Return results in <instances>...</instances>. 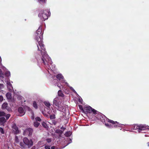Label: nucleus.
Instances as JSON below:
<instances>
[{"label": "nucleus", "instance_id": "1", "mask_svg": "<svg viewBox=\"0 0 149 149\" xmlns=\"http://www.w3.org/2000/svg\"><path fill=\"white\" fill-rule=\"evenodd\" d=\"M42 26H40L38 29L36 31L35 39L37 42L36 44L38 47V51L40 52L42 56L40 59L37 58H36L38 62L46 65L48 64V63L51 61V59L47 54L45 45L43 43V32L42 31Z\"/></svg>", "mask_w": 149, "mask_h": 149}, {"label": "nucleus", "instance_id": "2", "mask_svg": "<svg viewBox=\"0 0 149 149\" xmlns=\"http://www.w3.org/2000/svg\"><path fill=\"white\" fill-rule=\"evenodd\" d=\"M23 143L21 142L20 143L21 148H26L28 147L30 148L33 145V142L32 139H29L25 137L23 139Z\"/></svg>", "mask_w": 149, "mask_h": 149}, {"label": "nucleus", "instance_id": "3", "mask_svg": "<svg viewBox=\"0 0 149 149\" xmlns=\"http://www.w3.org/2000/svg\"><path fill=\"white\" fill-rule=\"evenodd\" d=\"M101 125H105L106 127L108 128H111L113 127H123L124 125L120 124L117 122H100Z\"/></svg>", "mask_w": 149, "mask_h": 149}, {"label": "nucleus", "instance_id": "4", "mask_svg": "<svg viewBox=\"0 0 149 149\" xmlns=\"http://www.w3.org/2000/svg\"><path fill=\"white\" fill-rule=\"evenodd\" d=\"M50 13L47 10H40L38 16L42 21H45L48 18V16Z\"/></svg>", "mask_w": 149, "mask_h": 149}, {"label": "nucleus", "instance_id": "5", "mask_svg": "<svg viewBox=\"0 0 149 149\" xmlns=\"http://www.w3.org/2000/svg\"><path fill=\"white\" fill-rule=\"evenodd\" d=\"M53 103L57 107L56 108L57 110L61 111L65 114L69 112L68 108L66 107L64 108V107H62L61 106H60L59 102H58L57 100H56L55 99L54 100Z\"/></svg>", "mask_w": 149, "mask_h": 149}, {"label": "nucleus", "instance_id": "6", "mask_svg": "<svg viewBox=\"0 0 149 149\" xmlns=\"http://www.w3.org/2000/svg\"><path fill=\"white\" fill-rule=\"evenodd\" d=\"M84 112L86 114L92 113L93 114L95 115L97 114L98 112L95 109L89 106L84 107Z\"/></svg>", "mask_w": 149, "mask_h": 149}, {"label": "nucleus", "instance_id": "7", "mask_svg": "<svg viewBox=\"0 0 149 149\" xmlns=\"http://www.w3.org/2000/svg\"><path fill=\"white\" fill-rule=\"evenodd\" d=\"M97 116V120L100 121H113V120L109 119L104 116H103L100 114H98Z\"/></svg>", "mask_w": 149, "mask_h": 149}, {"label": "nucleus", "instance_id": "8", "mask_svg": "<svg viewBox=\"0 0 149 149\" xmlns=\"http://www.w3.org/2000/svg\"><path fill=\"white\" fill-rule=\"evenodd\" d=\"M33 130L30 128H29L25 130L23 133V135L25 136L28 135L29 136H31L33 133Z\"/></svg>", "mask_w": 149, "mask_h": 149}, {"label": "nucleus", "instance_id": "9", "mask_svg": "<svg viewBox=\"0 0 149 149\" xmlns=\"http://www.w3.org/2000/svg\"><path fill=\"white\" fill-rule=\"evenodd\" d=\"M136 128L138 129L139 131H141L147 129H149V126L146 125H140L138 126H137Z\"/></svg>", "mask_w": 149, "mask_h": 149}, {"label": "nucleus", "instance_id": "10", "mask_svg": "<svg viewBox=\"0 0 149 149\" xmlns=\"http://www.w3.org/2000/svg\"><path fill=\"white\" fill-rule=\"evenodd\" d=\"M12 127L15 134H18L19 133V131L18 130V128L15 124H13L12 125Z\"/></svg>", "mask_w": 149, "mask_h": 149}, {"label": "nucleus", "instance_id": "11", "mask_svg": "<svg viewBox=\"0 0 149 149\" xmlns=\"http://www.w3.org/2000/svg\"><path fill=\"white\" fill-rule=\"evenodd\" d=\"M18 112L19 113V116H22L24 115L25 113L23 108L22 107H19L18 108Z\"/></svg>", "mask_w": 149, "mask_h": 149}, {"label": "nucleus", "instance_id": "12", "mask_svg": "<svg viewBox=\"0 0 149 149\" xmlns=\"http://www.w3.org/2000/svg\"><path fill=\"white\" fill-rule=\"evenodd\" d=\"M7 87L9 89V91L10 92L12 91L13 89V87L10 82L9 81H7Z\"/></svg>", "mask_w": 149, "mask_h": 149}, {"label": "nucleus", "instance_id": "13", "mask_svg": "<svg viewBox=\"0 0 149 149\" xmlns=\"http://www.w3.org/2000/svg\"><path fill=\"white\" fill-rule=\"evenodd\" d=\"M45 122H43L42 123V125L45 128L48 129L49 127V124L50 123L49 122H47V123Z\"/></svg>", "mask_w": 149, "mask_h": 149}, {"label": "nucleus", "instance_id": "14", "mask_svg": "<svg viewBox=\"0 0 149 149\" xmlns=\"http://www.w3.org/2000/svg\"><path fill=\"white\" fill-rule=\"evenodd\" d=\"M8 108V104L7 102L4 103L2 105L1 108L2 109H7Z\"/></svg>", "mask_w": 149, "mask_h": 149}, {"label": "nucleus", "instance_id": "15", "mask_svg": "<svg viewBox=\"0 0 149 149\" xmlns=\"http://www.w3.org/2000/svg\"><path fill=\"white\" fill-rule=\"evenodd\" d=\"M63 131L61 130L60 129H57L55 131V132L58 134L59 136H61V134L63 133Z\"/></svg>", "mask_w": 149, "mask_h": 149}, {"label": "nucleus", "instance_id": "16", "mask_svg": "<svg viewBox=\"0 0 149 149\" xmlns=\"http://www.w3.org/2000/svg\"><path fill=\"white\" fill-rule=\"evenodd\" d=\"M56 77L59 81L63 79L64 78L63 77L61 74H58L56 76Z\"/></svg>", "mask_w": 149, "mask_h": 149}, {"label": "nucleus", "instance_id": "17", "mask_svg": "<svg viewBox=\"0 0 149 149\" xmlns=\"http://www.w3.org/2000/svg\"><path fill=\"white\" fill-rule=\"evenodd\" d=\"M58 94L59 96L61 97H64V95L62 91L61 90H59L58 92Z\"/></svg>", "mask_w": 149, "mask_h": 149}, {"label": "nucleus", "instance_id": "18", "mask_svg": "<svg viewBox=\"0 0 149 149\" xmlns=\"http://www.w3.org/2000/svg\"><path fill=\"white\" fill-rule=\"evenodd\" d=\"M7 98L8 99H10L12 98L11 94L10 93H7L6 95Z\"/></svg>", "mask_w": 149, "mask_h": 149}, {"label": "nucleus", "instance_id": "19", "mask_svg": "<svg viewBox=\"0 0 149 149\" xmlns=\"http://www.w3.org/2000/svg\"><path fill=\"white\" fill-rule=\"evenodd\" d=\"M44 104L47 107L50 108V106L51 105L49 102L45 101L44 102Z\"/></svg>", "mask_w": 149, "mask_h": 149}, {"label": "nucleus", "instance_id": "20", "mask_svg": "<svg viewBox=\"0 0 149 149\" xmlns=\"http://www.w3.org/2000/svg\"><path fill=\"white\" fill-rule=\"evenodd\" d=\"M72 133L70 131H68L66 132L65 134V136L67 137L70 136Z\"/></svg>", "mask_w": 149, "mask_h": 149}, {"label": "nucleus", "instance_id": "21", "mask_svg": "<svg viewBox=\"0 0 149 149\" xmlns=\"http://www.w3.org/2000/svg\"><path fill=\"white\" fill-rule=\"evenodd\" d=\"M33 106L35 109H37L38 107L37 103L36 101L33 102Z\"/></svg>", "mask_w": 149, "mask_h": 149}, {"label": "nucleus", "instance_id": "22", "mask_svg": "<svg viewBox=\"0 0 149 149\" xmlns=\"http://www.w3.org/2000/svg\"><path fill=\"white\" fill-rule=\"evenodd\" d=\"M40 123L38 122H34V125L36 127H37L39 125Z\"/></svg>", "mask_w": 149, "mask_h": 149}, {"label": "nucleus", "instance_id": "23", "mask_svg": "<svg viewBox=\"0 0 149 149\" xmlns=\"http://www.w3.org/2000/svg\"><path fill=\"white\" fill-rule=\"evenodd\" d=\"M6 113L3 111H0V117L5 116Z\"/></svg>", "mask_w": 149, "mask_h": 149}, {"label": "nucleus", "instance_id": "24", "mask_svg": "<svg viewBox=\"0 0 149 149\" xmlns=\"http://www.w3.org/2000/svg\"><path fill=\"white\" fill-rule=\"evenodd\" d=\"M63 120H67V121H69V120H71L70 118H67L65 116H63Z\"/></svg>", "mask_w": 149, "mask_h": 149}, {"label": "nucleus", "instance_id": "25", "mask_svg": "<svg viewBox=\"0 0 149 149\" xmlns=\"http://www.w3.org/2000/svg\"><path fill=\"white\" fill-rule=\"evenodd\" d=\"M79 107L80 110L84 112V107H83L82 105H79Z\"/></svg>", "mask_w": 149, "mask_h": 149}, {"label": "nucleus", "instance_id": "26", "mask_svg": "<svg viewBox=\"0 0 149 149\" xmlns=\"http://www.w3.org/2000/svg\"><path fill=\"white\" fill-rule=\"evenodd\" d=\"M50 118L51 119H54L55 118V117L54 114L51 115L50 116Z\"/></svg>", "mask_w": 149, "mask_h": 149}, {"label": "nucleus", "instance_id": "27", "mask_svg": "<svg viewBox=\"0 0 149 149\" xmlns=\"http://www.w3.org/2000/svg\"><path fill=\"white\" fill-rule=\"evenodd\" d=\"M6 76L8 77L10 76V73L9 72H7L5 73Z\"/></svg>", "mask_w": 149, "mask_h": 149}, {"label": "nucleus", "instance_id": "28", "mask_svg": "<svg viewBox=\"0 0 149 149\" xmlns=\"http://www.w3.org/2000/svg\"><path fill=\"white\" fill-rule=\"evenodd\" d=\"M15 142L16 143H18L19 142V139L18 138V137L17 136H15Z\"/></svg>", "mask_w": 149, "mask_h": 149}, {"label": "nucleus", "instance_id": "29", "mask_svg": "<svg viewBox=\"0 0 149 149\" xmlns=\"http://www.w3.org/2000/svg\"><path fill=\"white\" fill-rule=\"evenodd\" d=\"M46 141L47 143H49L51 142L52 139L51 138H47L46 139Z\"/></svg>", "mask_w": 149, "mask_h": 149}, {"label": "nucleus", "instance_id": "30", "mask_svg": "<svg viewBox=\"0 0 149 149\" xmlns=\"http://www.w3.org/2000/svg\"><path fill=\"white\" fill-rule=\"evenodd\" d=\"M10 116V115L9 114H8L6 115H5V116H6V120H7L9 118Z\"/></svg>", "mask_w": 149, "mask_h": 149}, {"label": "nucleus", "instance_id": "31", "mask_svg": "<svg viewBox=\"0 0 149 149\" xmlns=\"http://www.w3.org/2000/svg\"><path fill=\"white\" fill-rule=\"evenodd\" d=\"M3 74L2 73V71L1 70L0 71V77L1 78H3Z\"/></svg>", "mask_w": 149, "mask_h": 149}, {"label": "nucleus", "instance_id": "32", "mask_svg": "<svg viewBox=\"0 0 149 149\" xmlns=\"http://www.w3.org/2000/svg\"><path fill=\"white\" fill-rule=\"evenodd\" d=\"M36 119V121H41V119L40 118L38 117H36L35 118Z\"/></svg>", "mask_w": 149, "mask_h": 149}, {"label": "nucleus", "instance_id": "33", "mask_svg": "<svg viewBox=\"0 0 149 149\" xmlns=\"http://www.w3.org/2000/svg\"><path fill=\"white\" fill-rule=\"evenodd\" d=\"M0 121H6L5 117H2L0 118Z\"/></svg>", "mask_w": 149, "mask_h": 149}, {"label": "nucleus", "instance_id": "34", "mask_svg": "<svg viewBox=\"0 0 149 149\" xmlns=\"http://www.w3.org/2000/svg\"><path fill=\"white\" fill-rule=\"evenodd\" d=\"M0 131L1 134H3L4 133L3 129L2 127H0Z\"/></svg>", "mask_w": 149, "mask_h": 149}, {"label": "nucleus", "instance_id": "35", "mask_svg": "<svg viewBox=\"0 0 149 149\" xmlns=\"http://www.w3.org/2000/svg\"><path fill=\"white\" fill-rule=\"evenodd\" d=\"M3 98L2 96H0V102H1L3 101Z\"/></svg>", "mask_w": 149, "mask_h": 149}, {"label": "nucleus", "instance_id": "36", "mask_svg": "<svg viewBox=\"0 0 149 149\" xmlns=\"http://www.w3.org/2000/svg\"><path fill=\"white\" fill-rule=\"evenodd\" d=\"M45 148L46 149H50V146L48 145H46L45 146Z\"/></svg>", "mask_w": 149, "mask_h": 149}, {"label": "nucleus", "instance_id": "37", "mask_svg": "<svg viewBox=\"0 0 149 149\" xmlns=\"http://www.w3.org/2000/svg\"><path fill=\"white\" fill-rule=\"evenodd\" d=\"M5 122H0V124L1 125L4 126V125Z\"/></svg>", "mask_w": 149, "mask_h": 149}, {"label": "nucleus", "instance_id": "38", "mask_svg": "<svg viewBox=\"0 0 149 149\" xmlns=\"http://www.w3.org/2000/svg\"><path fill=\"white\" fill-rule=\"evenodd\" d=\"M38 0L40 2H42V3H45V0Z\"/></svg>", "mask_w": 149, "mask_h": 149}, {"label": "nucleus", "instance_id": "39", "mask_svg": "<svg viewBox=\"0 0 149 149\" xmlns=\"http://www.w3.org/2000/svg\"><path fill=\"white\" fill-rule=\"evenodd\" d=\"M61 85L60 84H59L58 83H56V84H55V86L57 85L58 87H60V85Z\"/></svg>", "mask_w": 149, "mask_h": 149}, {"label": "nucleus", "instance_id": "40", "mask_svg": "<svg viewBox=\"0 0 149 149\" xmlns=\"http://www.w3.org/2000/svg\"><path fill=\"white\" fill-rule=\"evenodd\" d=\"M26 108L29 111H31L32 110V109L29 107H27Z\"/></svg>", "mask_w": 149, "mask_h": 149}, {"label": "nucleus", "instance_id": "41", "mask_svg": "<svg viewBox=\"0 0 149 149\" xmlns=\"http://www.w3.org/2000/svg\"><path fill=\"white\" fill-rule=\"evenodd\" d=\"M69 143H68V144H69L70 143H71L72 142V140L71 139H69Z\"/></svg>", "mask_w": 149, "mask_h": 149}, {"label": "nucleus", "instance_id": "42", "mask_svg": "<svg viewBox=\"0 0 149 149\" xmlns=\"http://www.w3.org/2000/svg\"><path fill=\"white\" fill-rule=\"evenodd\" d=\"M61 129L63 130V131L65 130V127H62L61 128Z\"/></svg>", "mask_w": 149, "mask_h": 149}, {"label": "nucleus", "instance_id": "43", "mask_svg": "<svg viewBox=\"0 0 149 149\" xmlns=\"http://www.w3.org/2000/svg\"><path fill=\"white\" fill-rule=\"evenodd\" d=\"M59 88H60V89H61L62 88H63V86L61 85H60V87H59Z\"/></svg>", "mask_w": 149, "mask_h": 149}, {"label": "nucleus", "instance_id": "44", "mask_svg": "<svg viewBox=\"0 0 149 149\" xmlns=\"http://www.w3.org/2000/svg\"><path fill=\"white\" fill-rule=\"evenodd\" d=\"M31 149H36V147L35 146H33Z\"/></svg>", "mask_w": 149, "mask_h": 149}, {"label": "nucleus", "instance_id": "45", "mask_svg": "<svg viewBox=\"0 0 149 149\" xmlns=\"http://www.w3.org/2000/svg\"><path fill=\"white\" fill-rule=\"evenodd\" d=\"M55 147L54 146H52L51 147V149H55Z\"/></svg>", "mask_w": 149, "mask_h": 149}, {"label": "nucleus", "instance_id": "46", "mask_svg": "<svg viewBox=\"0 0 149 149\" xmlns=\"http://www.w3.org/2000/svg\"><path fill=\"white\" fill-rule=\"evenodd\" d=\"M3 85L2 84H0V88H1V87Z\"/></svg>", "mask_w": 149, "mask_h": 149}, {"label": "nucleus", "instance_id": "47", "mask_svg": "<svg viewBox=\"0 0 149 149\" xmlns=\"http://www.w3.org/2000/svg\"><path fill=\"white\" fill-rule=\"evenodd\" d=\"M70 88H71V89H73V90L74 91H74V90L73 89V88H72V87H71Z\"/></svg>", "mask_w": 149, "mask_h": 149}, {"label": "nucleus", "instance_id": "48", "mask_svg": "<svg viewBox=\"0 0 149 149\" xmlns=\"http://www.w3.org/2000/svg\"><path fill=\"white\" fill-rule=\"evenodd\" d=\"M147 144H148V146H149V142H148V143H147Z\"/></svg>", "mask_w": 149, "mask_h": 149}, {"label": "nucleus", "instance_id": "49", "mask_svg": "<svg viewBox=\"0 0 149 149\" xmlns=\"http://www.w3.org/2000/svg\"><path fill=\"white\" fill-rule=\"evenodd\" d=\"M33 119H34V118H33Z\"/></svg>", "mask_w": 149, "mask_h": 149}, {"label": "nucleus", "instance_id": "50", "mask_svg": "<svg viewBox=\"0 0 149 149\" xmlns=\"http://www.w3.org/2000/svg\"><path fill=\"white\" fill-rule=\"evenodd\" d=\"M68 145V144L67 145H66V146H67V145Z\"/></svg>", "mask_w": 149, "mask_h": 149}]
</instances>
